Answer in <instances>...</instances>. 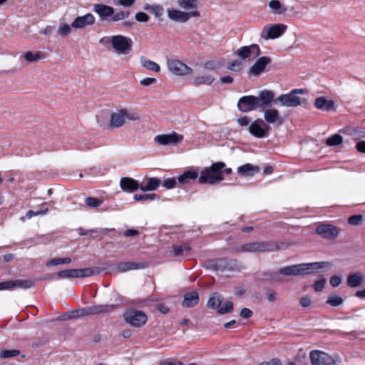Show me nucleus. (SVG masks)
<instances>
[{
	"instance_id": "f257e3e1",
	"label": "nucleus",
	"mask_w": 365,
	"mask_h": 365,
	"mask_svg": "<svg viewBox=\"0 0 365 365\" xmlns=\"http://www.w3.org/2000/svg\"><path fill=\"white\" fill-rule=\"evenodd\" d=\"M329 262H317L287 266L279 269V273L285 276H297L309 274L324 268H330Z\"/></svg>"
},
{
	"instance_id": "f03ea898",
	"label": "nucleus",
	"mask_w": 365,
	"mask_h": 365,
	"mask_svg": "<svg viewBox=\"0 0 365 365\" xmlns=\"http://www.w3.org/2000/svg\"><path fill=\"white\" fill-rule=\"evenodd\" d=\"M225 168L223 162H217L211 165L210 168L203 169L198 178L200 184H215L224 180L222 169Z\"/></svg>"
},
{
	"instance_id": "7ed1b4c3",
	"label": "nucleus",
	"mask_w": 365,
	"mask_h": 365,
	"mask_svg": "<svg viewBox=\"0 0 365 365\" xmlns=\"http://www.w3.org/2000/svg\"><path fill=\"white\" fill-rule=\"evenodd\" d=\"M101 272L99 267H86L82 269H67L57 272L58 279L86 278L98 275Z\"/></svg>"
},
{
	"instance_id": "20e7f679",
	"label": "nucleus",
	"mask_w": 365,
	"mask_h": 365,
	"mask_svg": "<svg viewBox=\"0 0 365 365\" xmlns=\"http://www.w3.org/2000/svg\"><path fill=\"white\" fill-rule=\"evenodd\" d=\"M279 250L277 244L272 241L248 242L242 245L239 252H272Z\"/></svg>"
},
{
	"instance_id": "39448f33",
	"label": "nucleus",
	"mask_w": 365,
	"mask_h": 365,
	"mask_svg": "<svg viewBox=\"0 0 365 365\" xmlns=\"http://www.w3.org/2000/svg\"><path fill=\"white\" fill-rule=\"evenodd\" d=\"M312 365H339L341 362L338 355L331 356L319 350H313L309 354Z\"/></svg>"
},
{
	"instance_id": "423d86ee",
	"label": "nucleus",
	"mask_w": 365,
	"mask_h": 365,
	"mask_svg": "<svg viewBox=\"0 0 365 365\" xmlns=\"http://www.w3.org/2000/svg\"><path fill=\"white\" fill-rule=\"evenodd\" d=\"M223 301L222 296L218 292H214L210 297L207 306L212 309H217L220 314L231 313L233 311V304L231 301H226L223 307H221Z\"/></svg>"
},
{
	"instance_id": "0eeeda50",
	"label": "nucleus",
	"mask_w": 365,
	"mask_h": 365,
	"mask_svg": "<svg viewBox=\"0 0 365 365\" xmlns=\"http://www.w3.org/2000/svg\"><path fill=\"white\" fill-rule=\"evenodd\" d=\"M304 93V90L301 88H296L292 90L289 93L282 94L277 98L274 102L275 103H279L282 106L286 107H297L301 105V98L297 96V94Z\"/></svg>"
},
{
	"instance_id": "6e6552de",
	"label": "nucleus",
	"mask_w": 365,
	"mask_h": 365,
	"mask_svg": "<svg viewBox=\"0 0 365 365\" xmlns=\"http://www.w3.org/2000/svg\"><path fill=\"white\" fill-rule=\"evenodd\" d=\"M123 319L132 327H140L146 323L148 317L143 311L131 309L123 314Z\"/></svg>"
},
{
	"instance_id": "1a4fd4ad",
	"label": "nucleus",
	"mask_w": 365,
	"mask_h": 365,
	"mask_svg": "<svg viewBox=\"0 0 365 365\" xmlns=\"http://www.w3.org/2000/svg\"><path fill=\"white\" fill-rule=\"evenodd\" d=\"M111 45L118 53H128L131 51L133 46L132 39L123 35L113 36Z\"/></svg>"
},
{
	"instance_id": "9d476101",
	"label": "nucleus",
	"mask_w": 365,
	"mask_h": 365,
	"mask_svg": "<svg viewBox=\"0 0 365 365\" xmlns=\"http://www.w3.org/2000/svg\"><path fill=\"white\" fill-rule=\"evenodd\" d=\"M117 307L116 304H95L81 308V314L82 317L108 314L115 310Z\"/></svg>"
},
{
	"instance_id": "9b49d317",
	"label": "nucleus",
	"mask_w": 365,
	"mask_h": 365,
	"mask_svg": "<svg viewBox=\"0 0 365 365\" xmlns=\"http://www.w3.org/2000/svg\"><path fill=\"white\" fill-rule=\"evenodd\" d=\"M249 133L257 138H264L269 135L270 126L262 119L254 120L249 126Z\"/></svg>"
},
{
	"instance_id": "f8f14e48",
	"label": "nucleus",
	"mask_w": 365,
	"mask_h": 365,
	"mask_svg": "<svg viewBox=\"0 0 365 365\" xmlns=\"http://www.w3.org/2000/svg\"><path fill=\"white\" fill-rule=\"evenodd\" d=\"M316 232L324 239L334 240L339 235L341 228L331 224L323 223L317 226Z\"/></svg>"
},
{
	"instance_id": "ddd939ff",
	"label": "nucleus",
	"mask_w": 365,
	"mask_h": 365,
	"mask_svg": "<svg viewBox=\"0 0 365 365\" xmlns=\"http://www.w3.org/2000/svg\"><path fill=\"white\" fill-rule=\"evenodd\" d=\"M169 71L176 76H185L192 74V68L178 59L169 58L167 61Z\"/></svg>"
},
{
	"instance_id": "4468645a",
	"label": "nucleus",
	"mask_w": 365,
	"mask_h": 365,
	"mask_svg": "<svg viewBox=\"0 0 365 365\" xmlns=\"http://www.w3.org/2000/svg\"><path fill=\"white\" fill-rule=\"evenodd\" d=\"M287 26L283 24H273L264 27L261 34L262 38L264 39H274L280 37L287 30Z\"/></svg>"
},
{
	"instance_id": "2eb2a0df",
	"label": "nucleus",
	"mask_w": 365,
	"mask_h": 365,
	"mask_svg": "<svg viewBox=\"0 0 365 365\" xmlns=\"http://www.w3.org/2000/svg\"><path fill=\"white\" fill-rule=\"evenodd\" d=\"M34 286L32 279H15L0 282V290H14L15 289H29Z\"/></svg>"
},
{
	"instance_id": "dca6fc26",
	"label": "nucleus",
	"mask_w": 365,
	"mask_h": 365,
	"mask_svg": "<svg viewBox=\"0 0 365 365\" xmlns=\"http://www.w3.org/2000/svg\"><path fill=\"white\" fill-rule=\"evenodd\" d=\"M258 97L255 96H244L237 102V108L242 113H248L259 108Z\"/></svg>"
},
{
	"instance_id": "f3484780",
	"label": "nucleus",
	"mask_w": 365,
	"mask_h": 365,
	"mask_svg": "<svg viewBox=\"0 0 365 365\" xmlns=\"http://www.w3.org/2000/svg\"><path fill=\"white\" fill-rule=\"evenodd\" d=\"M183 139L182 135L173 131L170 134L158 135L155 137L154 140L159 145H168L170 144L176 145L181 143Z\"/></svg>"
},
{
	"instance_id": "a211bd4d",
	"label": "nucleus",
	"mask_w": 365,
	"mask_h": 365,
	"mask_svg": "<svg viewBox=\"0 0 365 365\" xmlns=\"http://www.w3.org/2000/svg\"><path fill=\"white\" fill-rule=\"evenodd\" d=\"M168 16L173 21L185 23L191 17H199L200 14L197 10L184 12L176 9H170L168 11Z\"/></svg>"
},
{
	"instance_id": "6ab92c4d",
	"label": "nucleus",
	"mask_w": 365,
	"mask_h": 365,
	"mask_svg": "<svg viewBox=\"0 0 365 365\" xmlns=\"http://www.w3.org/2000/svg\"><path fill=\"white\" fill-rule=\"evenodd\" d=\"M261 53V49L259 45L253 43L250 46H245L240 48L237 54L242 59H246L252 56L253 55V58H257Z\"/></svg>"
},
{
	"instance_id": "aec40b11",
	"label": "nucleus",
	"mask_w": 365,
	"mask_h": 365,
	"mask_svg": "<svg viewBox=\"0 0 365 365\" xmlns=\"http://www.w3.org/2000/svg\"><path fill=\"white\" fill-rule=\"evenodd\" d=\"M272 61L268 56H262L250 67L249 74L255 76H259L266 68V66Z\"/></svg>"
},
{
	"instance_id": "412c9836",
	"label": "nucleus",
	"mask_w": 365,
	"mask_h": 365,
	"mask_svg": "<svg viewBox=\"0 0 365 365\" xmlns=\"http://www.w3.org/2000/svg\"><path fill=\"white\" fill-rule=\"evenodd\" d=\"M95 17L92 14H86L82 16L76 17L71 24L75 29H82L86 26H91L95 23Z\"/></svg>"
},
{
	"instance_id": "4be33fe9",
	"label": "nucleus",
	"mask_w": 365,
	"mask_h": 365,
	"mask_svg": "<svg viewBox=\"0 0 365 365\" xmlns=\"http://www.w3.org/2000/svg\"><path fill=\"white\" fill-rule=\"evenodd\" d=\"M93 11L98 14L101 19H106L108 17H112L114 14V9L112 6L103 4H94Z\"/></svg>"
},
{
	"instance_id": "5701e85b",
	"label": "nucleus",
	"mask_w": 365,
	"mask_h": 365,
	"mask_svg": "<svg viewBox=\"0 0 365 365\" xmlns=\"http://www.w3.org/2000/svg\"><path fill=\"white\" fill-rule=\"evenodd\" d=\"M314 106L323 111H334L336 106L331 100H327L325 97L321 96L315 99Z\"/></svg>"
},
{
	"instance_id": "b1692460",
	"label": "nucleus",
	"mask_w": 365,
	"mask_h": 365,
	"mask_svg": "<svg viewBox=\"0 0 365 365\" xmlns=\"http://www.w3.org/2000/svg\"><path fill=\"white\" fill-rule=\"evenodd\" d=\"M200 302L199 294L197 291L187 292L184 294L182 306L186 308L194 307Z\"/></svg>"
},
{
	"instance_id": "393cba45",
	"label": "nucleus",
	"mask_w": 365,
	"mask_h": 365,
	"mask_svg": "<svg viewBox=\"0 0 365 365\" xmlns=\"http://www.w3.org/2000/svg\"><path fill=\"white\" fill-rule=\"evenodd\" d=\"M258 106L259 108H265L274 101V94L272 91L264 90L259 93Z\"/></svg>"
},
{
	"instance_id": "a878e982",
	"label": "nucleus",
	"mask_w": 365,
	"mask_h": 365,
	"mask_svg": "<svg viewBox=\"0 0 365 365\" xmlns=\"http://www.w3.org/2000/svg\"><path fill=\"white\" fill-rule=\"evenodd\" d=\"M120 185L123 190L130 192L140 189V187L137 180L128 177L121 178Z\"/></svg>"
},
{
	"instance_id": "bb28decb",
	"label": "nucleus",
	"mask_w": 365,
	"mask_h": 365,
	"mask_svg": "<svg viewBox=\"0 0 365 365\" xmlns=\"http://www.w3.org/2000/svg\"><path fill=\"white\" fill-rule=\"evenodd\" d=\"M145 263H136L134 262H124L117 264L118 272H125L130 270L139 269L146 267Z\"/></svg>"
},
{
	"instance_id": "cd10ccee",
	"label": "nucleus",
	"mask_w": 365,
	"mask_h": 365,
	"mask_svg": "<svg viewBox=\"0 0 365 365\" xmlns=\"http://www.w3.org/2000/svg\"><path fill=\"white\" fill-rule=\"evenodd\" d=\"M264 118L267 123H277L279 125H282L283 123V120L279 117V111L274 108L266 110Z\"/></svg>"
},
{
	"instance_id": "c85d7f7f",
	"label": "nucleus",
	"mask_w": 365,
	"mask_h": 365,
	"mask_svg": "<svg viewBox=\"0 0 365 365\" xmlns=\"http://www.w3.org/2000/svg\"><path fill=\"white\" fill-rule=\"evenodd\" d=\"M192 247L190 243H184L182 245H175L173 246V253L175 257H189Z\"/></svg>"
},
{
	"instance_id": "c756f323",
	"label": "nucleus",
	"mask_w": 365,
	"mask_h": 365,
	"mask_svg": "<svg viewBox=\"0 0 365 365\" xmlns=\"http://www.w3.org/2000/svg\"><path fill=\"white\" fill-rule=\"evenodd\" d=\"M364 275L360 272L350 273L346 279L347 285L350 287H357L363 282Z\"/></svg>"
},
{
	"instance_id": "7c9ffc66",
	"label": "nucleus",
	"mask_w": 365,
	"mask_h": 365,
	"mask_svg": "<svg viewBox=\"0 0 365 365\" xmlns=\"http://www.w3.org/2000/svg\"><path fill=\"white\" fill-rule=\"evenodd\" d=\"M125 117L122 109L118 113H112L110 116V125L112 128H120L125 123Z\"/></svg>"
},
{
	"instance_id": "2f4dec72",
	"label": "nucleus",
	"mask_w": 365,
	"mask_h": 365,
	"mask_svg": "<svg viewBox=\"0 0 365 365\" xmlns=\"http://www.w3.org/2000/svg\"><path fill=\"white\" fill-rule=\"evenodd\" d=\"M238 173L242 176H252L255 173L259 171L258 166L252 165L250 163L245 164L238 168Z\"/></svg>"
},
{
	"instance_id": "473e14b6",
	"label": "nucleus",
	"mask_w": 365,
	"mask_h": 365,
	"mask_svg": "<svg viewBox=\"0 0 365 365\" xmlns=\"http://www.w3.org/2000/svg\"><path fill=\"white\" fill-rule=\"evenodd\" d=\"M198 177V173L195 170H187L180 175L178 180L181 184H186L191 180H195Z\"/></svg>"
},
{
	"instance_id": "72a5a7b5",
	"label": "nucleus",
	"mask_w": 365,
	"mask_h": 365,
	"mask_svg": "<svg viewBox=\"0 0 365 365\" xmlns=\"http://www.w3.org/2000/svg\"><path fill=\"white\" fill-rule=\"evenodd\" d=\"M160 180L155 178H150L147 185H141L140 190L142 191H153L155 190L160 185Z\"/></svg>"
},
{
	"instance_id": "f704fd0d",
	"label": "nucleus",
	"mask_w": 365,
	"mask_h": 365,
	"mask_svg": "<svg viewBox=\"0 0 365 365\" xmlns=\"http://www.w3.org/2000/svg\"><path fill=\"white\" fill-rule=\"evenodd\" d=\"M269 6L277 14H284L287 11V7L282 5L279 0H271L269 2Z\"/></svg>"
},
{
	"instance_id": "c9c22d12",
	"label": "nucleus",
	"mask_w": 365,
	"mask_h": 365,
	"mask_svg": "<svg viewBox=\"0 0 365 365\" xmlns=\"http://www.w3.org/2000/svg\"><path fill=\"white\" fill-rule=\"evenodd\" d=\"M140 63L143 67L145 68L146 69H148L149 71H152L158 73L160 70V67L157 63H155L150 59H148L145 57L141 58Z\"/></svg>"
},
{
	"instance_id": "e433bc0d",
	"label": "nucleus",
	"mask_w": 365,
	"mask_h": 365,
	"mask_svg": "<svg viewBox=\"0 0 365 365\" xmlns=\"http://www.w3.org/2000/svg\"><path fill=\"white\" fill-rule=\"evenodd\" d=\"M214 81V78L210 75L197 76L194 78L192 84L195 86L201 85H211Z\"/></svg>"
},
{
	"instance_id": "4c0bfd02",
	"label": "nucleus",
	"mask_w": 365,
	"mask_h": 365,
	"mask_svg": "<svg viewBox=\"0 0 365 365\" xmlns=\"http://www.w3.org/2000/svg\"><path fill=\"white\" fill-rule=\"evenodd\" d=\"M81 309L72 310L71 312H65L61 314L58 317V320L59 321H66V320H70L73 319H76L78 317H81L82 315L81 314Z\"/></svg>"
},
{
	"instance_id": "58836bf2",
	"label": "nucleus",
	"mask_w": 365,
	"mask_h": 365,
	"mask_svg": "<svg viewBox=\"0 0 365 365\" xmlns=\"http://www.w3.org/2000/svg\"><path fill=\"white\" fill-rule=\"evenodd\" d=\"M144 9L147 11H150L151 13H153L157 18L163 16L164 13V9L162 6L160 5H149L145 4L144 6Z\"/></svg>"
},
{
	"instance_id": "ea45409f",
	"label": "nucleus",
	"mask_w": 365,
	"mask_h": 365,
	"mask_svg": "<svg viewBox=\"0 0 365 365\" xmlns=\"http://www.w3.org/2000/svg\"><path fill=\"white\" fill-rule=\"evenodd\" d=\"M344 302V299L336 294L329 295L327 299L326 303L331 307H336L341 305Z\"/></svg>"
},
{
	"instance_id": "a19ab883",
	"label": "nucleus",
	"mask_w": 365,
	"mask_h": 365,
	"mask_svg": "<svg viewBox=\"0 0 365 365\" xmlns=\"http://www.w3.org/2000/svg\"><path fill=\"white\" fill-rule=\"evenodd\" d=\"M343 142V138L340 134L336 133L326 140V144L329 146H336L341 144Z\"/></svg>"
},
{
	"instance_id": "79ce46f5",
	"label": "nucleus",
	"mask_w": 365,
	"mask_h": 365,
	"mask_svg": "<svg viewBox=\"0 0 365 365\" xmlns=\"http://www.w3.org/2000/svg\"><path fill=\"white\" fill-rule=\"evenodd\" d=\"M44 56V53L41 51H37L35 53L31 51H27L24 53V58L29 62L37 61Z\"/></svg>"
},
{
	"instance_id": "37998d69",
	"label": "nucleus",
	"mask_w": 365,
	"mask_h": 365,
	"mask_svg": "<svg viewBox=\"0 0 365 365\" xmlns=\"http://www.w3.org/2000/svg\"><path fill=\"white\" fill-rule=\"evenodd\" d=\"M198 0H178V5L185 9H197Z\"/></svg>"
},
{
	"instance_id": "c03bdc74",
	"label": "nucleus",
	"mask_w": 365,
	"mask_h": 365,
	"mask_svg": "<svg viewBox=\"0 0 365 365\" xmlns=\"http://www.w3.org/2000/svg\"><path fill=\"white\" fill-rule=\"evenodd\" d=\"M71 262L70 257L53 258L46 263V266H56L62 264H69Z\"/></svg>"
},
{
	"instance_id": "a18cd8bd",
	"label": "nucleus",
	"mask_w": 365,
	"mask_h": 365,
	"mask_svg": "<svg viewBox=\"0 0 365 365\" xmlns=\"http://www.w3.org/2000/svg\"><path fill=\"white\" fill-rule=\"evenodd\" d=\"M364 220L363 215H354L348 217L347 222L350 225H360L362 224Z\"/></svg>"
},
{
	"instance_id": "49530a36",
	"label": "nucleus",
	"mask_w": 365,
	"mask_h": 365,
	"mask_svg": "<svg viewBox=\"0 0 365 365\" xmlns=\"http://www.w3.org/2000/svg\"><path fill=\"white\" fill-rule=\"evenodd\" d=\"M156 194H135L134 195V200L135 201H147L153 200L157 198Z\"/></svg>"
},
{
	"instance_id": "de8ad7c7",
	"label": "nucleus",
	"mask_w": 365,
	"mask_h": 365,
	"mask_svg": "<svg viewBox=\"0 0 365 365\" xmlns=\"http://www.w3.org/2000/svg\"><path fill=\"white\" fill-rule=\"evenodd\" d=\"M20 354V351L17 349L12 350H3L0 352V357L1 359H8L16 356Z\"/></svg>"
},
{
	"instance_id": "09e8293b",
	"label": "nucleus",
	"mask_w": 365,
	"mask_h": 365,
	"mask_svg": "<svg viewBox=\"0 0 365 365\" xmlns=\"http://www.w3.org/2000/svg\"><path fill=\"white\" fill-rule=\"evenodd\" d=\"M130 14V12L129 11H120L117 13H114V14L112 16V21H118L120 20H123L125 18H128Z\"/></svg>"
},
{
	"instance_id": "8fccbe9b",
	"label": "nucleus",
	"mask_w": 365,
	"mask_h": 365,
	"mask_svg": "<svg viewBox=\"0 0 365 365\" xmlns=\"http://www.w3.org/2000/svg\"><path fill=\"white\" fill-rule=\"evenodd\" d=\"M123 113L125 120L128 119V120H138L140 119V115L138 113L130 112L128 109L123 108L122 109Z\"/></svg>"
},
{
	"instance_id": "3c124183",
	"label": "nucleus",
	"mask_w": 365,
	"mask_h": 365,
	"mask_svg": "<svg viewBox=\"0 0 365 365\" xmlns=\"http://www.w3.org/2000/svg\"><path fill=\"white\" fill-rule=\"evenodd\" d=\"M86 204L91 207H98L102 204V200L93 197H88L86 199Z\"/></svg>"
},
{
	"instance_id": "603ef678",
	"label": "nucleus",
	"mask_w": 365,
	"mask_h": 365,
	"mask_svg": "<svg viewBox=\"0 0 365 365\" xmlns=\"http://www.w3.org/2000/svg\"><path fill=\"white\" fill-rule=\"evenodd\" d=\"M227 68L232 71L240 72L242 70V66L240 61L235 60L228 64Z\"/></svg>"
},
{
	"instance_id": "864d4df0",
	"label": "nucleus",
	"mask_w": 365,
	"mask_h": 365,
	"mask_svg": "<svg viewBox=\"0 0 365 365\" xmlns=\"http://www.w3.org/2000/svg\"><path fill=\"white\" fill-rule=\"evenodd\" d=\"M326 283V279L323 277L320 278L319 280L316 281L313 285L314 289L316 292H321L324 288Z\"/></svg>"
},
{
	"instance_id": "5fc2aeb1",
	"label": "nucleus",
	"mask_w": 365,
	"mask_h": 365,
	"mask_svg": "<svg viewBox=\"0 0 365 365\" xmlns=\"http://www.w3.org/2000/svg\"><path fill=\"white\" fill-rule=\"evenodd\" d=\"M71 26L66 24L61 25L58 28V34L63 36H68L71 33Z\"/></svg>"
},
{
	"instance_id": "6e6d98bb",
	"label": "nucleus",
	"mask_w": 365,
	"mask_h": 365,
	"mask_svg": "<svg viewBox=\"0 0 365 365\" xmlns=\"http://www.w3.org/2000/svg\"><path fill=\"white\" fill-rule=\"evenodd\" d=\"M135 19L137 21L139 22H148L150 19V17L147 14L140 11L135 14Z\"/></svg>"
},
{
	"instance_id": "4d7b16f0",
	"label": "nucleus",
	"mask_w": 365,
	"mask_h": 365,
	"mask_svg": "<svg viewBox=\"0 0 365 365\" xmlns=\"http://www.w3.org/2000/svg\"><path fill=\"white\" fill-rule=\"evenodd\" d=\"M329 283L331 287H337L341 283V277L338 275H333L330 277Z\"/></svg>"
},
{
	"instance_id": "13d9d810",
	"label": "nucleus",
	"mask_w": 365,
	"mask_h": 365,
	"mask_svg": "<svg viewBox=\"0 0 365 365\" xmlns=\"http://www.w3.org/2000/svg\"><path fill=\"white\" fill-rule=\"evenodd\" d=\"M176 185V180L174 178H168L164 180L163 182V186L166 189H172L175 187Z\"/></svg>"
},
{
	"instance_id": "bf43d9fd",
	"label": "nucleus",
	"mask_w": 365,
	"mask_h": 365,
	"mask_svg": "<svg viewBox=\"0 0 365 365\" xmlns=\"http://www.w3.org/2000/svg\"><path fill=\"white\" fill-rule=\"evenodd\" d=\"M312 302L309 297H303L299 299V304L302 307L307 308L311 306Z\"/></svg>"
},
{
	"instance_id": "052dcab7",
	"label": "nucleus",
	"mask_w": 365,
	"mask_h": 365,
	"mask_svg": "<svg viewBox=\"0 0 365 365\" xmlns=\"http://www.w3.org/2000/svg\"><path fill=\"white\" fill-rule=\"evenodd\" d=\"M253 314V312L248 308H242L240 311V315L244 319H249Z\"/></svg>"
},
{
	"instance_id": "680f3d73",
	"label": "nucleus",
	"mask_w": 365,
	"mask_h": 365,
	"mask_svg": "<svg viewBox=\"0 0 365 365\" xmlns=\"http://www.w3.org/2000/svg\"><path fill=\"white\" fill-rule=\"evenodd\" d=\"M204 67L206 68V69H209V70H215L216 69L217 67H218V64L216 61H207L204 64Z\"/></svg>"
},
{
	"instance_id": "e2e57ef3",
	"label": "nucleus",
	"mask_w": 365,
	"mask_h": 365,
	"mask_svg": "<svg viewBox=\"0 0 365 365\" xmlns=\"http://www.w3.org/2000/svg\"><path fill=\"white\" fill-rule=\"evenodd\" d=\"M157 80L155 78H145L142 79L140 83L144 86H148L156 83Z\"/></svg>"
},
{
	"instance_id": "0e129e2a",
	"label": "nucleus",
	"mask_w": 365,
	"mask_h": 365,
	"mask_svg": "<svg viewBox=\"0 0 365 365\" xmlns=\"http://www.w3.org/2000/svg\"><path fill=\"white\" fill-rule=\"evenodd\" d=\"M139 233L140 232H139V231L138 230H135V229H127L123 232V236H125V237H133V236L138 235Z\"/></svg>"
},
{
	"instance_id": "69168bd1",
	"label": "nucleus",
	"mask_w": 365,
	"mask_h": 365,
	"mask_svg": "<svg viewBox=\"0 0 365 365\" xmlns=\"http://www.w3.org/2000/svg\"><path fill=\"white\" fill-rule=\"evenodd\" d=\"M258 365H282L279 359H272L269 361H263Z\"/></svg>"
},
{
	"instance_id": "338daca9",
	"label": "nucleus",
	"mask_w": 365,
	"mask_h": 365,
	"mask_svg": "<svg viewBox=\"0 0 365 365\" xmlns=\"http://www.w3.org/2000/svg\"><path fill=\"white\" fill-rule=\"evenodd\" d=\"M356 148L359 153H365V140H361L357 143Z\"/></svg>"
},
{
	"instance_id": "774afa93",
	"label": "nucleus",
	"mask_w": 365,
	"mask_h": 365,
	"mask_svg": "<svg viewBox=\"0 0 365 365\" xmlns=\"http://www.w3.org/2000/svg\"><path fill=\"white\" fill-rule=\"evenodd\" d=\"M160 365H183V364L181 361H178V360H173V361L165 360V361H162Z\"/></svg>"
}]
</instances>
